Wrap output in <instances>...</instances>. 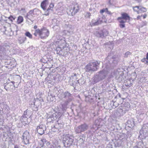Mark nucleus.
<instances>
[{"mask_svg":"<svg viewBox=\"0 0 148 148\" xmlns=\"http://www.w3.org/2000/svg\"><path fill=\"white\" fill-rule=\"evenodd\" d=\"M120 60L119 58L117 56H112L109 55L106 58V66L103 70L97 72L94 75L93 80L96 83L104 79L107 76L108 71L112 64H116Z\"/></svg>","mask_w":148,"mask_h":148,"instance_id":"1","label":"nucleus"},{"mask_svg":"<svg viewBox=\"0 0 148 148\" xmlns=\"http://www.w3.org/2000/svg\"><path fill=\"white\" fill-rule=\"evenodd\" d=\"M59 98L63 101L61 102L62 109L63 110L66 108L67 106L72 100V95L67 91L63 92L59 95Z\"/></svg>","mask_w":148,"mask_h":148,"instance_id":"2","label":"nucleus"},{"mask_svg":"<svg viewBox=\"0 0 148 148\" xmlns=\"http://www.w3.org/2000/svg\"><path fill=\"white\" fill-rule=\"evenodd\" d=\"M100 61H94L88 63L85 67L86 71L90 73L97 71L99 69Z\"/></svg>","mask_w":148,"mask_h":148,"instance_id":"3","label":"nucleus"},{"mask_svg":"<svg viewBox=\"0 0 148 148\" xmlns=\"http://www.w3.org/2000/svg\"><path fill=\"white\" fill-rule=\"evenodd\" d=\"M74 137L69 134L64 135L62 142L64 146L66 148L69 147L74 145Z\"/></svg>","mask_w":148,"mask_h":148,"instance_id":"4","label":"nucleus"},{"mask_svg":"<svg viewBox=\"0 0 148 148\" xmlns=\"http://www.w3.org/2000/svg\"><path fill=\"white\" fill-rule=\"evenodd\" d=\"M89 126L86 123H84L79 125L75 128V132L76 133H81L87 130Z\"/></svg>","mask_w":148,"mask_h":148,"instance_id":"5","label":"nucleus"},{"mask_svg":"<svg viewBox=\"0 0 148 148\" xmlns=\"http://www.w3.org/2000/svg\"><path fill=\"white\" fill-rule=\"evenodd\" d=\"M108 34V32L106 29H103L102 31H97L94 33V34L97 37L99 38H103L105 37Z\"/></svg>","mask_w":148,"mask_h":148,"instance_id":"6","label":"nucleus"},{"mask_svg":"<svg viewBox=\"0 0 148 148\" xmlns=\"http://www.w3.org/2000/svg\"><path fill=\"white\" fill-rule=\"evenodd\" d=\"M40 37L41 39H44L48 37L49 35V31L45 28H43L40 29Z\"/></svg>","mask_w":148,"mask_h":148,"instance_id":"7","label":"nucleus"},{"mask_svg":"<svg viewBox=\"0 0 148 148\" xmlns=\"http://www.w3.org/2000/svg\"><path fill=\"white\" fill-rule=\"evenodd\" d=\"M22 137L24 144L26 145L29 144V140L30 137L29 132L27 131H25L23 133Z\"/></svg>","mask_w":148,"mask_h":148,"instance_id":"8","label":"nucleus"},{"mask_svg":"<svg viewBox=\"0 0 148 148\" xmlns=\"http://www.w3.org/2000/svg\"><path fill=\"white\" fill-rule=\"evenodd\" d=\"M62 115V113L58 111L55 112L54 113L50 116L48 115V118H51L52 120H55L58 118L59 119H60Z\"/></svg>","mask_w":148,"mask_h":148,"instance_id":"9","label":"nucleus"},{"mask_svg":"<svg viewBox=\"0 0 148 148\" xmlns=\"http://www.w3.org/2000/svg\"><path fill=\"white\" fill-rule=\"evenodd\" d=\"M46 127L44 125H39L36 128L37 133L41 135H42L44 133V132L46 130Z\"/></svg>","mask_w":148,"mask_h":148,"instance_id":"10","label":"nucleus"},{"mask_svg":"<svg viewBox=\"0 0 148 148\" xmlns=\"http://www.w3.org/2000/svg\"><path fill=\"white\" fill-rule=\"evenodd\" d=\"M148 136V130L141 129L140 131L139 137L142 139H145Z\"/></svg>","mask_w":148,"mask_h":148,"instance_id":"11","label":"nucleus"},{"mask_svg":"<svg viewBox=\"0 0 148 148\" xmlns=\"http://www.w3.org/2000/svg\"><path fill=\"white\" fill-rule=\"evenodd\" d=\"M123 71H117L116 73V78L119 81H122L123 79Z\"/></svg>","mask_w":148,"mask_h":148,"instance_id":"12","label":"nucleus"},{"mask_svg":"<svg viewBox=\"0 0 148 148\" xmlns=\"http://www.w3.org/2000/svg\"><path fill=\"white\" fill-rule=\"evenodd\" d=\"M79 8L78 5H76L74 6L73 8H71L70 12L72 16L75 15L77 12H78Z\"/></svg>","mask_w":148,"mask_h":148,"instance_id":"13","label":"nucleus"},{"mask_svg":"<svg viewBox=\"0 0 148 148\" xmlns=\"http://www.w3.org/2000/svg\"><path fill=\"white\" fill-rule=\"evenodd\" d=\"M49 2L48 0H45L42 2L40 6L41 8L44 10H46V8L49 5Z\"/></svg>","mask_w":148,"mask_h":148,"instance_id":"14","label":"nucleus"},{"mask_svg":"<svg viewBox=\"0 0 148 148\" xmlns=\"http://www.w3.org/2000/svg\"><path fill=\"white\" fill-rule=\"evenodd\" d=\"M126 125L132 129L134 126V122L133 119L128 120L125 123Z\"/></svg>","mask_w":148,"mask_h":148,"instance_id":"15","label":"nucleus"},{"mask_svg":"<svg viewBox=\"0 0 148 148\" xmlns=\"http://www.w3.org/2000/svg\"><path fill=\"white\" fill-rule=\"evenodd\" d=\"M130 17L129 15L126 13H124L121 14V16L118 18V20H119L121 19H124L125 20H130Z\"/></svg>","mask_w":148,"mask_h":148,"instance_id":"16","label":"nucleus"},{"mask_svg":"<svg viewBox=\"0 0 148 148\" xmlns=\"http://www.w3.org/2000/svg\"><path fill=\"white\" fill-rule=\"evenodd\" d=\"M36 9H34L33 10H30L29 11L27 14L26 16V17L28 19L31 21L32 23L33 22V20H32L30 19L31 17V16L30 15H31V16H33V15H34V11Z\"/></svg>","mask_w":148,"mask_h":148,"instance_id":"17","label":"nucleus"},{"mask_svg":"<svg viewBox=\"0 0 148 148\" xmlns=\"http://www.w3.org/2000/svg\"><path fill=\"white\" fill-rule=\"evenodd\" d=\"M26 39L27 38L25 37L24 36H20L18 37V43L20 44H23Z\"/></svg>","mask_w":148,"mask_h":148,"instance_id":"18","label":"nucleus"},{"mask_svg":"<svg viewBox=\"0 0 148 148\" xmlns=\"http://www.w3.org/2000/svg\"><path fill=\"white\" fill-rule=\"evenodd\" d=\"M41 101H35L33 100L29 102V105L30 106H32L34 105V104H35V106L36 107H38L39 104H41Z\"/></svg>","mask_w":148,"mask_h":148,"instance_id":"19","label":"nucleus"},{"mask_svg":"<svg viewBox=\"0 0 148 148\" xmlns=\"http://www.w3.org/2000/svg\"><path fill=\"white\" fill-rule=\"evenodd\" d=\"M28 118L27 116H23L21 117V121L22 123H24L25 124H27L28 123L27 121Z\"/></svg>","mask_w":148,"mask_h":148,"instance_id":"20","label":"nucleus"},{"mask_svg":"<svg viewBox=\"0 0 148 148\" xmlns=\"http://www.w3.org/2000/svg\"><path fill=\"white\" fill-rule=\"evenodd\" d=\"M62 48H63V49H62V54L61 55L64 57H66L67 55V50L66 49H65L64 47H62Z\"/></svg>","mask_w":148,"mask_h":148,"instance_id":"21","label":"nucleus"},{"mask_svg":"<svg viewBox=\"0 0 148 148\" xmlns=\"http://www.w3.org/2000/svg\"><path fill=\"white\" fill-rule=\"evenodd\" d=\"M144 145L143 143L142 142H138L137 145L134 146L133 148H143Z\"/></svg>","mask_w":148,"mask_h":148,"instance_id":"22","label":"nucleus"},{"mask_svg":"<svg viewBox=\"0 0 148 148\" xmlns=\"http://www.w3.org/2000/svg\"><path fill=\"white\" fill-rule=\"evenodd\" d=\"M49 61V59L47 58L46 57H44L43 58H42L40 60V62H42L44 63H47L48 61Z\"/></svg>","mask_w":148,"mask_h":148,"instance_id":"23","label":"nucleus"},{"mask_svg":"<svg viewBox=\"0 0 148 148\" xmlns=\"http://www.w3.org/2000/svg\"><path fill=\"white\" fill-rule=\"evenodd\" d=\"M62 48L60 47H57L56 50V51L57 54L61 55L62 52Z\"/></svg>","mask_w":148,"mask_h":148,"instance_id":"24","label":"nucleus"},{"mask_svg":"<svg viewBox=\"0 0 148 148\" xmlns=\"http://www.w3.org/2000/svg\"><path fill=\"white\" fill-rule=\"evenodd\" d=\"M23 21V19L22 16H19L18 17L17 19V23L18 24H20L22 23Z\"/></svg>","mask_w":148,"mask_h":148,"instance_id":"25","label":"nucleus"},{"mask_svg":"<svg viewBox=\"0 0 148 148\" xmlns=\"http://www.w3.org/2000/svg\"><path fill=\"white\" fill-rule=\"evenodd\" d=\"M133 129L131 128V130L127 131V137H130L132 136V134L133 133V132H132L133 131Z\"/></svg>","mask_w":148,"mask_h":148,"instance_id":"26","label":"nucleus"},{"mask_svg":"<svg viewBox=\"0 0 148 148\" xmlns=\"http://www.w3.org/2000/svg\"><path fill=\"white\" fill-rule=\"evenodd\" d=\"M25 35L29 38L32 39V35L29 32H26L25 33Z\"/></svg>","mask_w":148,"mask_h":148,"instance_id":"27","label":"nucleus"},{"mask_svg":"<svg viewBox=\"0 0 148 148\" xmlns=\"http://www.w3.org/2000/svg\"><path fill=\"white\" fill-rule=\"evenodd\" d=\"M40 30L39 29H37L35 30V32L34 34V35L35 36H37V34H38L39 36H40Z\"/></svg>","mask_w":148,"mask_h":148,"instance_id":"28","label":"nucleus"},{"mask_svg":"<svg viewBox=\"0 0 148 148\" xmlns=\"http://www.w3.org/2000/svg\"><path fill=\"white\" fill-rule=\"evenodd\" d=\"M8 19L11 22L13 21V20H14L16 18L15 16H13L12 15H10L8 18Z\"/></svg>","mask_w":148,"mask_h":148,"instance_id":"29","label":"nucleus"},{"mask_svg":"<svg viewBox=\"0 0 148 148\" xmlns=\"http://www.w3.org/2000/svg\"><path fill=\"white\" fill-rule=\"evenodd\" d=\"M142 129L148 130V123L143 125Z\"/></svg>","mask_w":148,"mask_h":148,"instance_id":"30","label":"nucleus"},{"mask_svg":"<svg viewBox=\"0 0 148 148\" xmlns=\"http://www.w3.org/2000/svg\"><path fill=\"white\" fill-rule=\"evenodd\" d=\"M41 141L42 142V145H41V147H43L44 145L47 142V141L45 139L43 138L41 140Z\"/></svg>","mask_w":148,"mask_h":148,"instance_id":"31","label":"nucleus"},{"mask_svg":"<svg viewBox=\"0 0 148 148\" xmlns=\"http://www.w3.org/2000/svg\"><path fill=\"white\" fill-rule=\"evenodd\" d=\"M46 11H45L44 15L46 16H48L49 15L50 12L51 11L50 10L49 8H47V10L46 9Z\"/></svg>","mask_w":148,"mask_h":148,"instance_id":"32","label":"nucleus"},{"mask_svg":"<svg viewBox=\"0 0 148 148\" xmlns=\"http://www.w3.org/2000/svg\"><path fill=\"white\" fill-rule=\"evenodd\" d=\"M56 127L58 126V127L59 129V128H61L63 127V124L62 123H58L57 124H56Z\"/></svg>","mask_w":148,"mask_h":148,"instance_id":"33","label":"nucleus"},{"mask_svg":"<svg viewBox=\"0 0 148 148\" xmlns=\"http://www.w3.org/2000/svg\"><path fill=\"white\" fill-rule=\"evenodd\" d=\"M146 58H144L141 60V61L144 62L145 64H148V60H147Z\"/></svg>","mask_w":148,"mask_h":148,"instance_id":"34","label":"nucleus"},{"mask_svg":"<svg viewBox=\"0 0 148 148\" xmlns=\"http://www.w3.org/2000/svg\"><path fill=\"white\" fill-rule=\"evenodd\" d=\"M33 100L35 101H43V99L40 97L39 98L37 97L36 99H33Z\"/></svg>","mask_w":148,"mask_h":148,"instance_id":"35","label":"nucleus"},{"mask_svg":"<svg viewBox=\"0 0 148 148\" xmlns=\"http://www.w3.org/2000/svg\"><path fill=\"white\" fill-rule=\"evenodd\" d=\"M54 6V5L53 3H51L50 4L49 7L48 8H49L50 10L51 11L52 10V9L53 8Z\"/></svg>","mask_w":148,"mask_h":148,"instance_id":"36","label":"nucleus"},{"mask_svg":"<svg viewBox=\"0 0 148 148\" xmlns=\"http://www.w3.org/2000/svg\"><path fill=\"white\" fill-rule=\"evenodd\" d=\"M116 102H114L113 101L111 103V104H112V108H115L116 107H117V104H116Z\"/></svg>","mask_w":148,"mask_h":148,"instance_id":"37","label":"nucleus"},{"mask_svg":"<svg viewBox=\"0 0 148 148\" xmlns=\"http://www.w3.org/2000/svg\"><path fill=\"white\" fill-rule=\"evenodd\" d=\"M35 104H34V105H31L30 106L31 107H32L33 108L32 109L34 111H37L38 110V107H36L35 106Z\"/></svg>","mask_w":148,"mask_h":148,"instance_id":"38","label":"nucleus"},{"mask_svg":"<svg viewBox=\"0 0 148 148\" xmlns=\"http://www.w3.org/2000/svg\"><path fill=\"white\" fill-rule=\"evenodd\" d=\"M140 8V10L143 12H146L147 10V9L145 8L141 7V8Z\"/></svg>","mask_w":148,"mask_h":148,"instance_id":"39","label":"nucleus"},{"mask_svg":"<svg viewBox=\"0 0 148 148\" xmlns=\"http://www.w3.org/2000/svg\"><path fill=\"white\" fill-rule=\"evenodd\" d=\"M141 6H136L135 7H133V9L134 11H137V10H136V8H137V9H139L140 10V8H141Z\"/></svg>","mask_w":148,"mask_h":148,"instance_id":"40","label":"nucleus"},{"mask_svg":"<svg viewBox=\"0 0 148 148\" xmlns=\"http://www.w3.org/2000/svg\"><path fill=\"white\" fill-rule=\"evenodd\" d=\"M100 23V22H99V21L98 20L97 21L93 23L92 24L93 26H96L98 25Z\"/></svg>","mask_w":148,"mask_h":148,"instance_id":"41","label":"nucleus"},{"mask_svg":"<svg viewBox=\"0 0 148 148\" xmlns=\"http://www.w3.org/2000/svg\"><path fill=\"white\" fill-rule=\"evenodd\" d=\"M10 85V83H8L6 85H5L4 86V88L6 90H8V86H9Z\"/></svg>","mask_w":148,"mask_h":148,"instance_id":"42","label":"nucleus"},{"mask_svg":"<svg viewBox=\"0 0 148 148\" xmlns=\"http://www.w3.org/2000/svg\"><path fill=\"white\" fill-rule=\"evenodd\" d=\"M131 53L129 51H127L126 53L125 54V57H127L129 55H130L131 54Z\"/></svg>","mask_w":148,"mask_h":148,"instance_id":"43","label":"nucleus"},{"mask_svg":"<svg viewBox=\"0 0 148 148\" xmlns=\"http://www.w3.org/2000/svg\"><path fill=\"white\" fill-rule=\"evenodd\" d=\"M51 130L53 132H56L58 131V128H52Z\"/></svg>","mask_w":148,"mask_h":148,"instance_id":"44","label":"nucleus"},{"mask_svg":"<svg viewBox=\"0 0 148 148\" xmlns=\"http://www.w3.org/2000/svg\"><path fill=\"white\" fill-rule=\"evenodd\" d=\"M119 26L121 28H123L125 27V24L124 23H120Z\"/></svg>","mask_w":148,"mask_h":148,"instance_id":"45","label":"nucleus"},{"mask_svg":"<svg viewBox=\"0 0 148 148\" xmlns=\"http://www.w3.org/2000/svg\"><path fill=\"white\" fill-rule=\"evenodd\" d=\"M147 25V22L146 21L143 22H142V25L141 27H143L144 26L146 25Z\"/></svg>","mask_w":148,"mask_h":148,"instance_id":"46","label":"nucleus"},{"mask_svg":"<svg viewBox=\"0 0 148 148\" xmlns=\"http://www.w3.org/2000/svg\"><path fill=\"white\" fill-rule=\"evenodd\" d=\"M119 111L122 112L121 114L122 115H123L124 114H125V111H124V112H123V110L122 109H119Z\"/></svg>","mask_w":148,"mask_h":148,"instance_id":"47","label":"nucleus"},{"mask_svg":"<svg viewBox=\"0 0 148 148\" xmlns=\"http://www.w3.org/2000/svg\"><path fill=\"white\" fill-rule=\"evenodd\" d=\"M46 144L47 147H48L49 146H50V145H51V143L49 142H48V141L46 143Z\"/></svg>","mask_w":148,"mask_h":148,"instance_id":"48","label":"nucleus"},{"mask_svg":"<svg viewBox=\"0 0 148 148\" xmlns=\"http://www.w3.org/2000/svg\"><path fill=\"white\" fill-rule=\"evenodd\" d=\"M75 83V81H73V80L72 81V83H71V85L72 86L74 87L75 86V84H74Z\"/></svg>","mask_w":148,"mask_h":148,"instance_id":"49","label":"nucleus"},{"mask_svg":"<svg viewBox=\"0 0 148 148\" xmlns=\"http://www.w3.org/2000/svg\"><path fill=\"white\" fill-rule=\"evenodd\" d=\"M27 114V110L24 111V113L23 115L22 116H26V115Z\"/></svg>","mask_w":148,"mask_h":148,"instance_id":"50","label":"nucleus"},{"mask_svg":"<svg viewBox=\"0 0 148 148\" xmlns=\"http://www.w3.org/2000/svg\"><path fill=\"white\" fill-rule=\"evenodd\" d=\"M121 20L119 21L120 23H124L126 22V20L125 21H124L123 20H122V19Z\"/></svg>","mask_w":148,"mask_h":148,"instance_id":"51","label":"nucleus"},{"mask_svg":"<svg viewBox=\"0 0 148 148\" xmlns=\"http://www.w3.org/2000/svg\"><path fill=\"white\" fill-rule=\"evenodd\" d=\"M105 12V9H103L102 10H101L100 11V12L101 13H103Z\"/></svg>","mask_w":148,"mask_h":148,"instance_id":"52","label":"nucleus"},{"mask_svg":"<svg viewBox=\"0 0 148 148\" xmlns=\"http://www.w3.org/2000/svg\"><path fill=\"white\" fill-rule=\"evenodd\" d=\"M48 148H55L53 146V145H50V146H49L48 147Z\"/></svg>","mask_w":148,"mask_h":148,"instance_id":"53","label":"nucleus"},{"mask_svg":"<svg viewBox=\"0 0 148 148\" xmlns=\"http://www.w3.org/2000/svg\"><path fill=\"white\" fill-rule=\"evenodd\" d=\"M105 12L106 11L108 14H110V12L108 11V9L107 8H106L105 9Z\"/></svg>","mask_w":148,"mask_h":148,"instance_id":"54","label":"nucleus"},{"mask_svg":"<svg viewBox=\"0 0 148 148\" xmlns=\"http://www.w3.org/2000/svg\"><path fill=\"white\" fill-rule=\"evenodd\" d=\"M58 128V126H57V127H56V125H53V126H51V128Z\"/></svg>","mask_w":148,"mask_h":148,"instance_id":"55","label":"nucleus"},{"mask_svg":"<svg viewBox=\"0 0 148 148\" xmlns=\"http://www.w3.org/2000/svg\"><path fill=\"white\" fill-rule=\"evenodd\" d=\"M58 128V126H57V127H56V125H53V126H51V128Z\"/></svg>","mask_w":148,"mask_h":148,"instance_id":"56","label":"nucleus"},{"mask_svg":"<svg viewBox=\"0 0 148 148\" xmlns=\"http://www.w3.org/2000/svg\"><path fill=\"white\" fill-rule=\"evenodd\" d=\"M11 82L13 84L11 85V86H12V87H15L14 85V84L15 83V82L13 81H11Z\"/></svg>","mask_w":148,"mask_h":148,"instance_id":"57","label":"nucleus"},{"mask_svg":"<svg viewBox=\"0 0 148 148\" xmlns=\"http://www.w3.org/2000/svg\"><path fill=\"white\" fill-rule=\"evenodd\" d=\"M142 16H143L142 15H141L140 16H137V19L138 20V19H140V17Z\"/></svg>","mask_w":148,"mask_h":148,"instance_id":"58","label":"nucleus"},{"mask_svg":"<svg viewBox=\"0 0 148 148\" xmlns=\"http://www.w3.org/2000/svg\"><path fill=\"white\" fill-rule=\"evenodd\" d=\"M14 148H19V146L17 145H16L14 146Z\"/></svg>","mask_w":148,"mask_h":148,"instance_id":"59","label":"nucleus"},{"mask_svg":"<svg viewBox=\"0 0 148 148\" xmlns=\"http://www.w3.org/2000/svg\"><path fill=\"white\" fill-rule=\"evenodd\" d=\"M109 145L110 146H107L106 148H112V147H111L112 145Z\"/></svg>","mask_w":148,"mask_h":148,"instance_id":"60","label":"nucleus"},{"mask_svg":"<svg viewBox=\"0 0 148 148\" xmlns=\"http://www.w3.org/2000/svg\"><path fill=\"white\" fill-rule=\"evenodd\" d=\"M147 15L146 14H144V15H143V18H146V17H147Z\"/></svg>","mask_w":148,"mask_h":148,"instance_id":"61","label":"nucleus"},{"mask_svg":"<svg viewBox=\"0 0 148 148\" xmlns=\"http://www.w3.org/2000/svg\"><path fill=\"white\" fill-rule=\"evenodd\" d=\"M146 59L148 60V52L146 54Z\"/></svg>","mask_w":148,"mask_h":148,"instance_id":"62","label":"nucleus"},{"mask_svg":"<svg viewBox=\"0 0 148 148\" xmlns=\"http://www.w3.org/2000/svg\"><path fill=\"white\" fill-rule=\"evenodd\" d=\"M87 14H88V16L89 17L91 16V14L90 12L87 13Z\"/></svg>","mask_w":148,"mask_h":148,"instance_id":"63","label":"nucleus"},{"mask_svg":"<svg viewBox=\"0 0 148 148\" xmlns=\"http://www.w3.org/2000/svg\"><path fill=\"white\" fill-rule=\"evenodd\" d=\"M37 27L36 25H35L34 27V29H36Z\"/></svg>","mask_w":148,"mask_h":148,"instance_id":"64","label":"nucleus"}]
</instances>
